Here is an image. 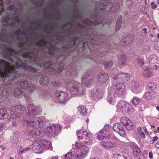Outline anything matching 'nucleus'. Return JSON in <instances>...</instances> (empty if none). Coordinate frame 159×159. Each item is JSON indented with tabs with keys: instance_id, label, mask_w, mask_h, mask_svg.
Returning <instances> with one entry per match:
<instances>
[{
	"instance_id": "nucleus-60",
	"label": "nucleus",
	"mask_w": 159,
	"mask_h": 159,
	"mask_svg": "<svg viewBox=\"0 0 159 159\" xmlns=\"http://www.w3.org/2000/svg\"><path fill=\"white\" fill-rule=\"evenodd\" d=\"M51 159H58V156H53Z\"/></svg>"
},
{
	"instance_id": "nucleus-49",
	"label": "nucleus",
	"mask_w": 159,
	"mask_h": 159,
	"mask_svg": "<svg viewBox=\"0 0 159 159\" xmlns=\"http://www.w3.org/2000/svg\"><path fill=\"white\" fill-rule=\"evenodd\" d=\"M21 32V30L20 29H18L16 31L15 34L16 35L18 36V38H17V39L19 40V35H20V33Z\"/></svg>"
},
{
	"instance_id": "nucleus-56",
	"label": "nucleus",
	"mask_w": 159,
	"mask_h": 159,
	"mask_svg": "<svg viewBox=\"0 0 159 159\" xmlns=\"http://www.w3.org/2000/svg\"><path fill=\"white\" fill-rule=\"evenodd\" d=\"M22 33L23 35H24L26 36H27L28 34V31H23L22 32Z\"/></svg>"
},
{
	"instance_id": "nucleus-19",
	"label": "nucleus",
	"mask_w": 159,
	"mask_h": 159,
	"mask_svg": "<svg viewBox=\"0 0 159 159\" xmlns=\"http://www.w3.org/2000/svg\"><path fill=\"white\" fill-rule=\"evenodd\" d=\"M32 149L34 152L36 153H42L43 151V146L38 143H34Z\"/></svg>"
},
{
	"instance_id": "nucleus-25",
	"label": "nucleus",
	"mask_w": 159,
	"mask_h": 159,
	"mask_svg": "<svg viewBox=\"0 0 159 159\" xmlns=\"http://www.w3.org/2000/svg\"><path fill=\"white\" fill-rule=\"evenodd\" d=\"M70 68V71L68 74H69L70 75L73 77L76 76L77 75V73L75 70L76 66L74 64L72 65H70L69 67Z\"/></svg>"
},
{
	"instance_id": "nucleus-27",
	"label": "nucleus",
	"mask_w": 159,
	"mask_h": 159,
	"mask_svg": "<svg viewBox=\"0 0 159 159\" xmlns=\"http://www.w3.org/2000/svg\"><path fill=\"white\" fill-rule=\"evenodd\" d=\"M9 115L7 113L6 109L0 108V118L6 119L8 117Z\"/></svg>"
},
{
	"instance_id": "nucleus-20",
	"label": "nucleus",
	"mask_w": 159,
	"mask_h": 159,
	"mask_svg": "<svg viewBox=\"0 0 159 159\" xmlns=\"http://www.w3.org/2000/svg\"><path fill=\"white\" fill-rule=\"evenodd\" d=\"M109 79V76L105 73L100 74L98 77V81L100 83H104Z\"/></svg>"
},
{
	"instance_id": "nucleus-13",
	"label": "nucleus",
	"mask_w": 159,
	"mask_h": 159,
	"mask_svg": "<svg viewBox=\"0 0 159 159\" xmlns=\"http://www.w3.org/2000/svg\"><path fill=\"white\" fill-rule=\"evenodd\" d=\"M56 95L57 100L61 103H65L68 100L67 94L65 92L58 91Z\"/></svg>"
},
{
	"instance_id": "nucleus-52",
	"label": "nucleus",
	"mask_w": 159,
	"mask_h": 159,
	"mask_svg": "<svg viewBox=\"0 0 159 159\" xmlns=\"http://www.w3.org/2000/svg\"><path fill=\"white\" fill-rule=\"evenodd\" d=\"M7 9L10 10H14V7L13 5H11L8 7Z\"/></svg>"
},
{
	"instance_id": "nucleus-51",
	"label": "nucleus",
	"mask_w": 159,
	"mask_h": 159,
	"mask_svg": "<svg viewBox=\"0 0 159 159\" xmlns=\"http://www.w3.org/2000/svg\"><path fill=\"white\" fill-rule=\"evenodd\" d=\"M15 21L18 23H20V20L18 16H16L15 17Z\"/></svg>"
},
{
	"instance_id": "nucleus-26",
	"label": "nucleus",
	"mask_w": 159,
	"mask_h": 159,
	"mask_svg": "<svg viewBox=\"0 0 159 159\" xmlns=\"http://www.w3.org/2000/svg\"><path fill=\"white\" fill-rule=\"evenodd\" d=\"M157 96V93L152 91L147 92L145 94V98L147 99H153L155 98Z\"/></svg>"
},
{
	"instance_id": "nucleus-53",
	"label": "nucleus",
	"mask_w": 159,
	"mask_h": 159,
	"mask_svg": "<svg viewBox=\"0 0 159 159\" xmlns=\"http://www.w3.org/2000/svg\"><path fill=\"white\" fill-rule=\"evenodd\" d=\"M79 40V37H75L73 39V42H74V45L75 44V43L78 41V40Z\"/></svg>"
},
{
	"instance_id": "nucleus-10",
	"label": "nucleus",
	"mask_w": 159,
	"mask_h": 159,
	"mask_svg": "<svg viewBox=\"0 0 159 159\" xmlns=\"http://www.w3.org/2000/svg\"><path fill=\"white\" fill-rule=\"evenodd\" d=\"M117 107L118 110L123 113H129L134 109L128 103L123 101H121L118 102Z\"/></svg>"
},
{
	"instance_id": "nucleus-44",
	"label": "nucleus",
	"mask_w": 159,
	"mask_h": 159,
	"mask_svg": "<svg viewBox=\"0 0 159 159\" xmlns=\"http://www.w3.org/2000/svg\"><path fill=\"white\" fill-rule=\"evenodd\" d=\"M59 68L58 69L57 72L58 73H59L63 70L64 67V63L63 62L61 63L59 66Z\"/></svg>"
},
{
	"instance_id": "nucleus-4",
	"label": "nucleus",
	"mask_w": 159,
	"mask_h": 159,
	"mask_svg": "<svg viewBox=\"0 0 159 159\" xmlns=\"http://www.w3.org/2000/svg\"><path fill=\"white\" fill-rule=\"evenodd\" d=\"M67 89L72 94L80 95L83 92L82 85L81 83L75 80L68 81L66 84Z\"/></svg>"
},
{
	"instance_id": "nucleus-8",
	"label": "nucleus",
	"mask_w": 159,
	"mask_h": 159,
	"mask_svg": "<svg viewBox=\"0 0 159 159\" xmlns=\"http://www.w3.org/2000/svg\"><path fill=\"white\" fill-rule=\"evenodd\" d=\"M61 128V126L59 124H52L48 127L46 132L49 136H56L60 132Z\"/></svg>"
},
{
	"instance_id": "nucleus-33",
	"label": "nucleus",
	"mask_w": 159,
	"mask_h": 159,
	"mask_svg": "<svg viewBox=\"0 0 159 159\" xmlns=\"http://www.w3.org/2000/svg\"><path fill=\"white\" fill-rule=\"evenodd\" d=\"M124 126L128 130L134 129V125L130 120L128 122V123H127L126 125H124Z\"/></svg>"
},
{
	"instance_id": "nucleus-6",
	"label": "nucleus",
	"mask_w": 159,
	"mask_h": 159,
	"mask_svg": "<svg viewBox=\"0 0 159 159\" xmlns=\"http://www.w3.org/2000/svg\"><path fill=\"white\" fill-rule=\"evenodd\" d=\"M78 139L82 143H85L87 145H91L92 143V137L91 134L85 131L81 130L76 131Z\"/></svg>"
},
{
	"instance_id": "nucleus-32",
	"label": "nucleus",
	"mask_w": 159,
	"mask_h": 159,
	"mask_svg": "<svg viewBox=\"0 0 159 159\" xmlns=\"http://www.w3.org/2000/svg\"><path fill=\"white\" fill-rule=\"evenodd\" d=\"M30 136L33 137L39 136L40 134V132L39 130H31L29 131Z\"/></svg>"
},
{
	"instance_id": "nucleus-28",
	"label": "nucleus",
	"mask_w": 159,
	"mask_h": 159,
	"mask_svg": "<svg viewBox=\"0 0 159 159\" xmlns=\"http://www.w3.org/2000/svg\"><path fill=\"white\" fill-rule=\"evenodd\" d=\"M116 95L113 93H109L107 97V101L111 104L114 105L115 103V100Z\"/></svg>"
},
{
	"instance_id": "nucleus-14",
	"label": "nucleus",
	"mask_w": 159,
	"mask_h": 159,
	"mask_svg": "<svg viewBox=\"0 0 159 159\" xmlns=\"http://www.w3.org/2000/svg\"><path fill=\"white\" fill-rule=\"evenodd\" d=\"M20 86L22 89H26L31 93H32L35 89L34 85L31 84H29L26 81H21L20 84Z\"/></svg>"
},
{
	"instance_id": "nucleus-57",
	"label": "nucleus",
	"mask_w": 159,
	"mask_h": 159,
	"mask_svg": "<svg viewBox=\"0 0 159 159\" xmlns=\"http://www.w3.org/2000/svg\"><path fill=\"white\" fill-rule=\"evenodd\" d=\"M139 134L140 135V136L142 137V138H144L145 135L143 132H140V133H139Z\"/></svg>"
},
{
	"instance_id": "nucleus-37",
	"label": "nucleus",
	"mask_w": 159,
	"mask_h": 159,
	"mask_svg": "<svg viewBox=\"0 0 159 159\" xmlns=\"http://www.w3.org/2000/svg\"><path fill=\"white\" fill-rule=\"evenodd\" d=\"M73 156H74L75 157V153L74 154H73L71 152H70L63 157L62 159H72V158Z\"/></svg>"
},
{
	"instance_id": "nucleus-61",
	"label": "nucleus",
	"mask_w": 159,
	"mask_h": 159,
	"mask_svg": "<svg viewBox=\"0 0 159 159\" xmlns=\"http://www.w3.org/2000/svg\"><path fill=\"white\" fill-rule=\"evenodd\" d=\"M140 132H141V127H139L138 128V133L139 134V133H140Z\"/></svg>"
},
{
	"instance_id": "nucleus-35",
	"label": "nucleus",
	"mask_w": 159,
	"mask_h": 159,
	"mask_svg": "<svg viewBox=\"0 0 159 159\" xmlns=\"http://www.w3.org/2000/svg\"><path fill=\"white\" fill-rule=\"evenodd\" d=\"M17 149L19 152L18 153L20 154H21L23 152H25L26 151H29L30 150V148L28 147L23 149L22 147L21 146H18L17 147Z\"/></svg>"
},
{
	"instance_id": "nucleus-39",
	"label": "nucleus",
	"mask_w": 159,
	"mask_h": 159,
	"mask_svg": "<svg viewBox=\"0 0 159 159\" xmlns=\"http://www.w3.org/2000/svg\"><path fill=\"white\" fill-rule=\"evenodd\" d=\"M122 18V17L121 16H119L118 17L116 27V31H118L120 27Z\"/></svg>"
},
{
	"instance_id": "nucleus-16",
	"label": "nucleus",
	"mask_w": 159,
	"mask_h": 159,
	"mask_svg": "<svg viewBox=\"0 0 159 159\" xmlns=\"http://www.w3.org/2000/svg\"><path fill=\"white\" fill-rule=\"evenodd\" d=\"M111 77L115 80H119L120 81H126L129 79L130 76L129 74L123 73L116 75H112Z\"/></svg>"
},
{
	"instance_id": "nucleus-9",
	"label": "nucleus",
	"mask_w": 159,
	"mask_h": 159,
	"mask_svg": "<svg viewBox=\"0 0 159 159\" xmlns=\"http://www.w3.org/2000/svg\"><path fill=\"white\" fill-rule=\"evenodd\" d=\"M25 107L22 105H17L13 106L10 109V110L14 112L11 114V118L14 119L17 118L19 116V115L22 114L25 112Z\"/></svg>"
},
{
	"instance_id": "nucleus-41",
	"label": "nucleus",
	"mask_w": 159,
	"mask_h": 159,
	"mask_svg": "<svg viewBox=\"0 0 159 159\" xmlns=\"http://www.w3.org/2000/svg\"><path fill=\"white\" fill-rule=\"evenodd\" d=\"M130 120L127 117H123L120 119V121L123 125L124 126L126 125L127 123H128V122Z\"/></svg>"
},
{
	"instance_id": "nucleus-15",
	"label": "nucleus",
	"mask_w": 159,
	"mask_h": 159,
	"mask_svg": "<svg viewBox=\"0 0 159 159\" xmlns=\"http://www.w3.org/2000/svg\"><path fill=\"white\" fill-rule=\"evenodd\" d=\"M81 82L85 86H89L91 85L92 82V78L89 73H86L82 75Z\"/></svg>"
},
{
	"instance_id": "nucleus-36",
	"label": "nucleus",
	"mask_w": 159,
	"mask_h": 159,
	"mask_svg": "<svg viewBox=\"0 0 159 159\" xmlns=\"http://www.w3.org/2000/svg\"><path fill=\"white\" fill-rule=\"evenodd\" d=\"M43 145L45 148L52 150V147L51 142L47 140H45L43 143Z\"/></svg>"
},
{
	"instance_id": "nucleus-42",
	"label": "nucleus",
	"mask_w": 159,
	"mask_h": 159,
	"mask_svg": "<svg viewBox=\"0 0 159 159\" xmlns=\"http://www.w3.org/2000/svg\"><path fill=\"white\" fill-rule=\"evenodd\" d=\"M140 102V99L137 97H134L132 100V102L133 104L135 105H136L139 104Z\"/></svg>"
},
{
	"instance_id": "nucleus-2",
	"label": "nucleus",
	"mask_w": 159,
	"mask_h": 159,
	"mask_svg": "<svg viewBox=\"0 0 159 159\" xmlns=\"http://www.w3.org/2000/svg\"><path fill=\"white\" fill-rule=\"evenodd\" d=\"M107 0H100L96 2L95 6V13L91 16V18L94 21L93 22L86 19L84 21L85 24L89 26L99 24L110 25L111 21L107 20L106 16L107 14H111L112 13H116L119 10L120 6L118 3H113V2L106 1Z\"/></svg>"
},
{
	"instance_id": "nucleus-34",
	"label": "nucleus",
	"mask_w": 159,
	"mask_h": 159,
	"mask_svg": "<svg viewBox=\"0 0 159 159\" xmlns=\"http://www.w3.org/2000/svg\"><path fill=\"white\" fill-rule=\"evenodd\" d=\"M119 64L120 65H123L125 64L126 61V57L125 55L120 56L118 57Z\"/></svg>"
},
{
	"instance_id": "nucleus-11",
	"label": "nucleus",
	"mask_w": 159,
	"mask_h": 159,
	"mask_svg": "<svg viewBox=\"0 0 159 159\" xmlns=\"http://www.w3.org/2000/svg\"><path fill=\"white\" fill-rule=\"evenodd\" d=\"M48 53L54 59L57 60L59 59V54H56L57 52L59 51V49L56 46L51 43H49V46L48 47Z\"/></svg>"
},
{
	"instance_id": "nucleus-40",
	"label": "nucleus",
	"mask_w": 159,
	"mask_h": 159,
	"mask_svg": "<svg viewBox=\"0 0 159 159\" xmlns=\"http://www.w3.org/2000/svg\"><path fill=\"white\" fill-rule=\"evenodd\" d=\"M138 64L140 66H142L144 64V57L143 56L139 57L138 59Z\"/></svg>"
},
{
	"instance_id": "nucleus-54",
	"label": "nucleus",
	"mask_w": 159,
	"mask_h": 159,
	"mask_svg": "<svg viewBox=\"0 0 159 159\" xmlns=\"http://www.w3.org/2000/svg\"><path fill=\"white\" fill-rule=\"evenodd\" d=\"M151 5L152 6V9L156 8L157 7V6L156 4H154V2H152L151 3Z\"/></svg>"
},
{
	"instance_id": "nucleus-46",
	"label": "nucleus",
	"mask_w": 159,
	"mask_h": 159,
	"mask_svg": "<svg viewBox=\"0 0 159 159\" xmlns=\"http://www.w3.org/2000/svg\"><path fill=\"white\" fill-rule=\"evenodd\" d=\"M147 86L150 89H153L155 88V85L154 83L152 82H151L148 83L147 84Z\"/></svg>"
},
{
	"instance_id": "nucleus-21",
	"label": "nucleus",
	"mask_w": 159,
	"mask_h": 159,
	"mask_svg": "<svg viewBox=\"0 0 159 159\" xmlns=\"http://www.w3.org/2000/svg\"><path fill=\"white\" fill-rule=\"evenodd\" d=\"M125 89V85L121 83L116 84V92L119 95H121Z\"/></svg>"
},
{
	"instance_id": "nucleus-47",
	"label": "nucleus",
	"mask_w": 159,
	"mask_h": 159,
	"mask_svg": "<svg viewBox=\"0 0 159 159\" xmlns=\"http://www.w3.org/2000/svg\"><path fill=\"white\" fill-rule=\"evenodd\" d=\"M154 47L157 50H159V42L158 41L154 42Z\"/></svg>"
},
{
	"instance_id": "nucleus-64",
	"label": "nucleus",
	"mask_w": 159,
	"mask_h": 159,
	"mask_svg": "<svg viewBox=\"0 0 159 159\" xmlns=\"http://www.w3.org/2000/svg\"><path fill=\"white\" fill-rule=\"evenodd\" d=\"M145 33H147V30L146 28H143L142 30Z\"/></svg>"
},
{
	"instance_id": "nucleus-55",
	"label": "nucleus",
	"mask_w": 159,
	"mask_h": 159,
	"mask_svg": "<svg viewBox=\"0 0 159 159\" xmlns=\"http://www.w3.org/2000/svg\"><path fill=\"white\" fill-rule=\"evenodd\" d=\"M154 66H153V68L154 70H157L159 68V66L156 65V64H154Z\"/></svg>"
},
{
	"instance_id": "nucleus-50",
	"label": "nucleus",
	"mask_w": 159,
	"mask_h": 159,
	"mask_svg": "<svg viewBox=\"0 0 159 159\" xmlns=\"http://www.w3.org/2000/svg\"><path fill=\"white\" fill-rule=\"evenodd\" d=\"M150 49V48L148 46L146 45L143 48V50L144 52H147Z\"/></svg>"
},
{
	"instance_id": "nucleus-23",
	"label": "nucleus",
	"mask_w": 159,
	"mask_h": 159,
	"mask_svg": "<svg viewBox=\"0 0 159 159\" xmlns=\"http://www.w3.org/2000/svg\"><path fill=\"white\" fill-rule=\"evenodd\" d=\"M148 61L151 65L157 64V57L154 54L150 55L148 58Z\"/></svg>"
},
{
	"instance_id": "nucleus-29",
	"label": "nucleus",
	"mask_w": 159,
	"mask_h": 159,
	"mask_svg": "<svg viewBox=\"0 0 159 159\" xmlns=\"http://www.w3.org/2000/svg\"><path fill=\"white\" fill-rule=\"evenodd\" d=\"M49 79L47 76H42L39 82L42 85H45L48 84L49 82Z\"/></svg>"
},
{
	"instance_id": "nucleus-45",
	"label": "nucleus",
	"mask_w": 159,
	"mask_h": 159,
	"mask_svg": "<svg viewBox=\"0 0 159 159\" xmlns=\"http://www.w3.org/2000/svg\"><path fill=\"white\" fill-rule=\"evenodd\" d=\"M129 39V40H127V41H126V40L124 41L123 43H123V45H124L125 44H128L131 42L132 38L128 36L126 39Z\"/></svg>"
},
{
	"instance_id": "nucleus-58",
	"label": "nucleus",
	"mask_w": 159,
	"mask_h": 159,
	"mask_svg": "<svg viewBox=\"0 0 159 159\" xmlns=\"http://www.w3.org/2000/svg\"><path fill=\"white\" fill-rule=\"evenodd\" d=\"M149 157L150 159H152L153 157L152 153L151 152H149Z\"/></svg>"
},
{
	"instance_id": "nucleus-38",
	"label": "nucleus",
	"mask_w": 159,
	"mask_h": 159,
	"mask_svg": "<svg viewBox=\"0 0 159 159\" xmlns=\"http://www.w3.org/2000/svg\"><path fill=\"white\" fill-rule=\"evenodd\" d=\"M101 93L100 90L97 88H95L93 90L92 93V94L93 96L98 98V96Z\"/></svg>"
},
{
	"instance_id": "nucleus-30",
	"label": "nucleus",
	"mask_w": 159,
	"mask_h": 159,
	"mask_svg": "<svg viewBox=\"0 0 159 159\" xmlns=\"http://www.w3.org/2000/svg\"><path fill=\"white\" fill-rule=\"evenodd\" d=\"M78 110L80 114L82 116H85L87 114L86 109L84 106H79L78 108Z\"/></svg>"
},
{
	"instance_id": "nucleus-48",
	"label": "nucleus",
	"mask_w": 159,
	"mask_h": 159,
	"mask_svg": "<svg viewBox=\"0 0 159 159\" xmlns=\"http://www.w3.org/2000/svg\"><path fill=\"white\" fill-rule=\"evenodd\" d=\"M117 158L118 159H123L125 158L126 154L125 155L123 154H117Z\"/></svg>"
},
{
	"instance_id": "nucleus-7",
	"label": "nucleus",
	"mask_w": 159,
	"mask_h": 159,
	"mask_svg": "<svg viewBox=\"0 0 159 159\" xmlns=\"http://www.w3.org/2000/svg\"><path fill=\"white\" fill-rule=\"evenodd\" d=\"M104 132H104L103 130L100 131L99 133L98 134V139L102 141L100 143V144L104 148L107 149L111 148L115 144L105 139V133Z\"/></svg>"
},
{
	"instance_id": "nucleus-18",
	"label": "nucleus",
	"mask_w": 159,
	"mask_h": 159,
	"mask_svg": "<svg viewBox=\"0 0 159 159\" xmlns=\"http://www.w3.org/2000/svg\"><path fill=\"white\" fill-rule=\"evenodd\" d=\"M20 133L17 131H15L11 135V142L14 145H16L18 143L19 139Z\"/></svg>"
},
{
	"instance_id": "nucleus-63",
	"label": "nucleus",
	"mask_w": 159,
	"mask_h": 159,
	"mask_svg": "<svg viewBox=\"0 0 159 159\" xmlns=\"http://www.w3.org/2000/svg\"><path fill=\"white\" fill-rule=\"evenodd\" d=\"M38 75L35 77V81H37V80L39 76V74H37Z\"/></svg>"
},
{
	"instance_id": "nucleus-3",
	"label": "nucleus",
	"mask_w": 159,
	"mask_h": 159,
	"mask_svg": "<svg viewBox=\"0 0 159 159\" xmlns=\"http://www.w3.org/2000/svg\"><path fill=\"white\" fill-rule=\"evenodd\" d=\"M41 112V110L38 108L29 109L27 114L29 117L25 120V122L28 126L39 128L43 125V120L38 117L34 116L35 115H38Z\"/></svg>"
},
{
	"instance_id": "nucleus-62",
	"label": "nucleus",
	"mask_w": 159,
	"mask_h": 159,
	"mask_svg": "<svg viewBox=\"0 0 159 159\" xmlns=\"http://www.w3.org/2000/svg\"><path fill=\"white\" fill-rule=\"evenodd\" d=\"M155 147L158 148H159V142L157 143L155 145Z\"/></svg>"
},
{
	"instance_id": "nucleus-24",
	"label": "nucleus",
	"mask_w": 159,
	"mask_h": 159,
	"mask_svg": "<svg viewBox=\"0 0 159 159\" xmlns=\"http://www.w3.org/2000/svg\"><path fill=\"white\" fill-rule=\"evenodd\" d=\"M131 147L133 150V154L136 157L141 154V150L138 145L135 143L131 145Z\"/></svg>"
},
{
	"instance_id": "nucleus-12",
	"label": "nucleus",
	"mask_w": 159,
	"mask_h": 159,
	"mask_svg": "<svg viewBox=\"0 0 159 159\" xmlns=\"http://www.w3.org/2000/svg\"><path fill=\"white\" fill-rule=\"evenodd\" d=\"M113 130L117 132L120 136L126 137L127 135L122 126L119 123L115 124L113 126Z\"/></svg>"
},
{
	"instance_id": "nucleus-31",
	"label": "nucleus",
	"mask_w": 159,
	"mask_h": 159,
	"mask_svg": "<svg viewBox=\"0 0 159 159\" xmlns=\"http://www.w3.org/2000/svg\"><path fill=\"white\" fill-rule=\"evenodd\" d=\"M106 127H104L101 130H103L104 132L105 131V139H112L115 138V136L112 133H110L109 134H107V131L106 130Z\"/></svg>"
},
{
	"instance_id": "nucleus-1",
	"label": "nucleus",
	"mask_w": 159,
	"mask_h": 159,
	"mask_svg": "<svg viewBox=\"0 0 159 159\" xmlns=\"http://www.w3.org/2000/svg\"><path fill=\"white\" fill-rule=\"evenodd\" d=\"M12 41L7 33V30L3 29L0 33V48L4 47L5 49L2 52L3 56L6 59L15 63L16 69L9 62L3 60H0V78L3 80V84H5L4 89L2 94L7 96L10 93H13L16 97H19L22 93V91L18 88L12 86L14 80L19 76L17 70L23 69L32 72H35L37 70L35 68L28 66L27 63H30L37 65L38 66L48 70L52 75L55 74L54 69L52 67V63L47 61L43 64L45 60H47L45 56H42L39 53L38 51L34 47L31 51H25V43L19 41L14 45L16 47L17 45L18 50H15L12 46Z\"/></svg>"
},
{
	"instance_id": "nucleus-22",
	"label": "nucleus",
	"mask_w": 159,
	"mask_h": 159,
	"mask_svg": "<svg viewBox=\"0 0 159 159\" xmlns=\"http://www.w3.org/2000/svg\"><path fill=\"white\" fill-rule=\"evenodd\" d=\"M142 72L143 76L146 78H149L153 76V74L151 70L147 67L143 68Z\"/></svg>"
},
{
	"instance_id": "nucleus-17",
	"label": "nucleus",
	"mask_w": 159,
	"mask_h": 159,
	"mask_svg": "<svg viewBox=\"0 0 159 159\" xmlns=\"http://www.w3.org/2000/svg\"><path fill=\"white\" fill-rule=\"evenodd\" d=\"M130 87L131 91L135 93H138L140 91L139 84L135 81H131L130 83Z\"/></svg>"
},
{
	"instance_id": "nucleus-43",
	"label": "nucleus",
	"mask_w": 159,
	"mask_h": 159,
	"mask_svg": "<svg viewBox=\"0 0 159 159\" xmlns=\"http://www.w3.org/2000/svg\"><path fill=\"white\" fill-rule=\"evenodd\" d=\"M113 64V63L112 61L106 62L104 64L105 67L106 68L108 69L112 66Z\"/></svg>"
},
{
	"instance_id": "nucleus-5",
	"label": "nucleus",
	"mask_w": 159,
	"mask_h": 159,
	"mask_svg": "<svg viewBox=\"0 0 159 159\" xmlns=\"http://www.w3.org/2000/svg\"><path fill=\"white\" fill-rule=\"evenodd\" d=\"M76 150L75 159H81L89 151V149L86 146L76 143L74 148Z\"/></svg>"
},
{
	"instance_id": "nucleus-59",
	"label": "nucleus",
	"mask_w": 159,
	"mask_h": 159,
	"mask_svg": "<svg viewBox=\"0 0 159 159\" xmlns=\"http://www.w3.org/2000/svg\"><path fill=\"white\" fill-rule=\"evenodd\" d=\"M158 139V138L157 136H155L154 137L152 138V141L153 142H154L155 141L157 140Z\"/></svg>"
}]
</instances>
